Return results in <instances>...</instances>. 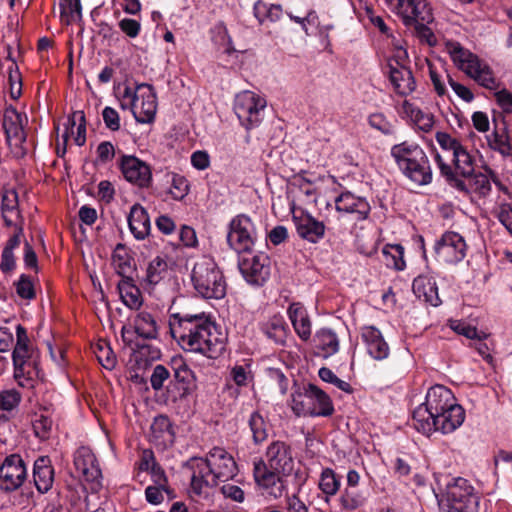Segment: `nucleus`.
Returning a JSON list of instances; mask_svg holds the SVG:
<instances>
[{
  "label": "nucleus",
  "mask_w": 512,
  "mask_h": 512,
  "mask_svg": "<svg viewBox=\"0 0 512 512\" xmlns=\"http://www.w3.org/2000/svg\"><path fill=\"white\" fill-rule=\"evenodd\" d=\"M287 313L297 336L303 342L310 341L312 323L305 307L301 303L295 302L290 304Z\"/></svg>",
  "instance_id": "nucleus-33"
},
{
  "label": "nucleus",
  "mask_w": 512,
  "mask_h": 512,
  "mask_svg": "<svg viewBox=\"0 0 512 512\" xmlns=\"http://www.w3.org/2000/svg\"><path fill=\"white\" fill-rule=\"evenodd\" d=\"M191 281L202 298L222 299L226 295L224 276L212 258L202 257L194 264Z\"/></svg>",
  "instance_id": "nucleus-5"
},
{
  "label": "nucleus",
  "mask_w": 512,
  "mask_h": 512,
  "mask_svg": "<svg viewBox=\"0 0 512 512\" xmlns=\"http://www.w3.org/2000/svg\"><path fill=\"white\" fill-rule=\"evenodd\" d=\"M27 477L24 461L19 455L7 457L0 467V489L14 491L22 486Z\"/></svg>",
  "instance_id": "nucleus-22"
},
{
  "label": "nucleus",
  "mask_w": 512,
  "mask_h": 512,
  "mask_svg": "<svg viewBox=\"0 0 512 512\" xmlns=\"http://www.w3.org/2000/svg\"><path fill=\"white\" fill-rule=\"evenodd\" d=\"M120 30L129 38H136L141 31V23L131 18H123L119 21Z\"/></svg>",
  "instance_id": "nucleus-59"
},
{
  "label": "nucleus",
  "mask_w": 512,
  "mask_h": 512,
  "mask_svg": "<svg viewBox=\"0 0 512 512\" xmlns=\"http://www.w3.org/2000/svg\"><path fill=\"white\" fill-rule=\"evenodd\" d=\"M1 213L7 226H17L22 222L19 198L14 189L4 190L2 192Z\"/></svg>",
  "instance_id": "nucleus-38"
},
{
  "label": "nucleus",
  "mask_w": 512,
  "mask_h": 512,
  "mask_svg": "<svg viewBox=\"0 0 512 512\" xmlns=\"http://www.w3.org/2000/svg\"><path fill=\"white\" fill-rule=\"evenodd\" d=\"M26 328L16 327V344L12 352L14 379L20 387L32 389V352Z\"/></svg>",
  "instance_id": "nucleus-11"
},
{
  "label": "nucleus",
  "mask_w": 512,
  "mask_h": 512,
  "mask_svg": "<svg viewBox=\"0 0 512 512\" xmlns=\"http://www.w3.org/2000/svg\"><path fill=\"white\" fill-rule=\"evenodd\" d=\"M386 2L421 44L429 47H435L438 44L437 37L430 27L435 18L427 0H386Z\"/></svg>",
  "instance_id": "nucleus-2"
},
{
  "label": "nucleus",
  "mask_w": 512,
  "mask_h": 512,
  "mask_svg": "<svg viewBox=\"0 0 512 512\" xmlns=\"http://www.w3.org/2000/svg\"><path fill=\"white\" fill-rule=\"evenodd\" d=\"M498 106L506 113L512 112V92L502 89L494 93Z\"/></svg>",
  "instance_id": "nucleus-64"
},
{
  "label": "nucleus",
  "mask_w": 512,
  "mask_h": 512,
  "mask_svg": "<svg viewBox=\"0 0 512 512\" xmlns=\"http://www.w3.org/2000/svg\"><path fill=\"white\" fill-rule=\"evenodd\" d=\"M53 405H39L38 410H34V437L44 441L50 438L53 430Z\"/></svg>",
  "instance_id": "nucleus-39"
},
{
  "label": "nucleus",
  "mask_w": 512,
  "mask_h": 512,
  "mask_svg": "<svg viewBox=\"0 0 512 512\" xmlns=\"http://www.w3.org/2000/svg\"><path fill=\"white\" fill-rule=\"evenodd\" d=\"M137 90H146L141 92L139 98H141L140 111L132 109L133 115L139 123H152L155 119L157 110V95L154 87L151 84L141 83L137 84Z\"/></svg>",
  "instance_id": "nucleus-29"
},
{
  "label": "nucleus",
  "mask_w": 512,
  "mask_h": 512,
  "mask_svg": "<svg viewBox=\"0 0 512 512\" xmlns=\"http://www.w3.org/2000/svg\"><path fill=\"white\" fill-rule=\"evenodd\" d=\"M17 295L26 300L32 299V279L29 275L22 274L15 282Z\"/></svg>",
  "instance_id": "nucleus-58"
},
{
  "label": "nucleus",
  "mask_w": 512,
  "mask_h": 512,
  "mask_svg": "<svg viewBox=\"0 0 512 512\" xmlns=\"http://www.w3.org/2000/svg\"><path fill=\"white\" fill-rule=\"evenodd\" d=\"M339 502L342 510L345 511L356 510L363 504V500L360 496L354 492H350L348 489L342 492Z\"/></svg>",
  "instance_id": "nucleus-55"
},
{
  "label": "nucleus",
  "mask_w": 512,
  "mask_h": 512,
  "mask_svg": "<svg viewBox=\"0 0 512 512\" xmlns=\"http://www.w3.org/2000/svg\"><path fill=\"white\" fill-rule=\"evenodd\" d=\"M490 149L498 152L503 157H509L512 154V145L507 134H500L497 130L486 136Z\"/></svg>",
  "instance_id": "nucleus-52"
},
{
  "label": "nucleus",
  "mask_w": 512,
  "mask_h": 512,
  "mask_svg": "<svg viewBox=\"0 0 512 512\" xmlns=\"http://www.w3.org/2000/svg\"><path fill=\"white\" fill-rule=\"evenodd\" d=\"M340 475H337L331 468H324L320 474L318 488L325 494V501L328 502L329 498L336 495L341 487Z\"/></svg>",
  "instance_id": "nucleus-45"
},
{
  "label": "nucleus",
  "mask_w": 512,
  "mask_h": 512,
  "mask_svg": "<svg viewBox=\"0 0 512 512\" xmlns=\"http://www.w3.org/2000/svg\"><path fill=\"white\" fill-rule=\"evenodd\" d=\"M434 252L438 261L457 264L466 257L467 244L459 233L446 231L435 242Z\"/></svg>",
  "instance_id": "nucleus-17"
},
{
  "label": "nucleus",
  "mask_w": 512,
  "mask_h": 512,
  "mask_svg": "<svg viewBox=\"0 0 512 512\" xmlns=\"http://www.w3.org/2000/svg\"><path fill=\"white\" fill-rule=\"evenodd\" d=\"M388 67L389 79L398 94L407 95L415 90L416 82L410 68L400 65L397 61L396 66L389 62Z\"/></svg>",
  "instance_id": "nucleus-35"
},
{
  "label": "nucleus",
  "mask_w": 512,
  "mask_h": 512,
  "mask_svg": "<svg viewBox=\"0 0 512 512\" xmlns=\"http://www.w3.org/2000/svg\"><path fill=\"white\" fill-rule=\"evenodd\" d=\"M435 138L443 150L452 151L453 154L462 146L456 138L451 137V135L446 132H437Z\"/></svg>",
  "instance_id": "nucleus-60"
},
{
  "label": "nucleus",
  "mask_w": 512,
  "mask_h": 512,
  "mask_svg": "<svg viewBox=\"0 0 512 512\" xmlns=\"http://www.w3.org/2000/svg\"><path fill=\"white\" fill-rule=\"evenodd\" d=\"M446 46L453 62L456 63L465 74L486 89H498L499 83L488 64L483 63L477 55L465 49L459 42L449 41Z\"/></svg>",
  "instance_id": "nucleus-6"
},
{
  "label": "nucleus",
  "mask_w": 512,
  "mask_h": 512,
  "mask_svg": "<svg viewBox=\"0 0 512 512\" xmlns=\"http://www.w3.org/2000/svg\"><path fill=\"white\" fill-rule=\"evenodd\" d=\"M184 467L191 471L190 489L194 495L198 497L207 495L206 488H214L218 485L216 479H213V470L205 457L193 456L184 463Z\"/></svg>",
  "instance_id": "nucleus-19"
},
{
  "label": "nucleus",
  "mask_w": 512,
  "mask_h": 512,
  "mask_svg": "<svg viewBox=\"0 0 512 512\" xmlns=\"http://www.w3.org/2000/svg\"><path fill=\"white\" fill-rule=\"evenodd\" d=\"M117 289L125 306L132 310H138L142 306L143 298L141 291L133 283L131 277L122 278L117 285Z\"/></svg>",
  "instance_id": "nucleus-40"
},
{
  "label": "nucleus",
  "mask_w": 512,
  "mask_h": 512,
  "mask_svg": "<svg viewBox=\"0 0 512 512\" xmlns=\"http://www.w3.org/2000/svg\"><path fill=\"white\" fill-rule=\"evenodd\" d=\"M248 425L252 433L253 442L255 444H261L268 438V423L264 417L258 412L254 411L251 413Z\"/></svg>",
  "instance_id": "nucleus-47"
},
{
  "label": "nucleus",
  "mask_w": 512,
  "mask_h": 512,
  "mask_svg": "<svg viewBox=\"0 0 512 512\" xmlns=\"http://www.w3.org/2000/svg\"><path fill=\"white\" fill-rule=\"evenodd\" d=\"M113 262L115 264L117 273L122 278L129 277L128 274L133 270V259L126 251L125 246L121 243L116 245L113 253Z\"/></svg>",
  "instance_id": "nucleus-50"
},
{
  "label": "nucleus",
  "mask_w": 512,
  "mask_h": 512,
  "mask_svg": "<svg viewBox=\"0 0 512 512\" xmlns=\"http://www.w3.org/2000/svg\"><path fill=\"white\" fill-rule=\"evenodd\" d=\"M497 219L512 236V203H504L499 207Z\"/></svg>",
  "instance_id": "nucleus-63"
},
{
  "label": "nucleus",
  "mask_w": 512,
  "mask_h": 512,
  "mask_svg": "<svg viewBox=\"0 0 512 512\" xmlns=\"http://www.w3.org/2000/svg\"><path fill=\"white\" fill-rule=\"evenodd\" d=\"M172 379L166 386L168 397L176 402L190 396L197 388L196 376L182 356L173 357L169 363Z\"/></svg>",
  "instance_id": "nucleus-12"
},
{
  "label": "nucleus",
  "mask_w": 512,
  "mask_h": 512,
  "mask_svg": "<svg viewBox=\"0 0 512 512\" xmlns=\"http://www.w3.org/2000/svg\"><path fill=\"white\" fill-rule=\"evenodd\" d=\"M256 241V229L251 218L245 214L236 215L229 223L227 242L238 253L249 252Z\"/></svg>",
  "instance_id": "nucleus-15"
},
{
  "label": "nucleus",
  "mask_w": 512,
  "mask_h": 512,
  "mask_svg": "<svg viewBox=\"0 0 512 512\" xmlns=\"http://www.w3.org/2000/svg\"><path fill=\"white\" fill-rule=\"evenodd\" d=\"M119 168L124 178L140 187L147 188L152 182L151 168L144 161L132 155H122Z\"/></svg>",
  "instance_id": "nucleus-24"
},
{
  "label": "nucleus",
  "mask_w": 512,
  "mask_h": 512,
  "mask_svg": "<svg viewBox=\"0 0 512 512\" xmlns=\"http://www.w3.org/2000/svg\"><path fill=\"white\" fill-rule=\"evenodd\" d=\"M449 327L459 335L466 337L467 339H477L478 331L477 328L467 324L462 320H450Z\"/></svg>",
  "instance_id": "nucleus-56"
},
{
  "label": "nucleus",
  "mask_w": 512,
  "mask_h": 512,
  "mask_svg": "<svg viewBox=\"0 0 512 512\" xmlns=\"http://www.w3.org/2000/svg\"><path fill=\"white\" fill-rule=\"evenodd\" d=\"M28 123L29 119L25 113H21L14 108L6 109L3 128L11 153L17 159L24 158L29 150L26 131Z\"/></svg>",
  "instance_id": "nucleus-9"
},
{
  "label": "nucleus",
  "mask_w": 512,
  "mask_h": 512,
  "mask_svg": "<svg viewBox=\"0 0 512 512\" xmlns=\"http://www.w3.org/2000/svg\"><path fill=\"white\" fill-rule=\"evenodd\" d=\"M479 500L467 479L455 477L447 482L443 501L448 512H478Z\"/></svg>",
  "instance_id": "nucleus-8"
},
{
  "label": "nucleus",
  "mask_w": 512,
  "mask_h": 512,
  "mask_svg": "<svg viewBox=\"0 0 512 512\" xmlns=\"http://www.w3.org/2000/svg\"><path fill=\"white\" fill-rule=\"evenodd\" d=\"M238 267L245 281L255 287L263 286L271 275V259L262 252L252 257L240 258Z\"/></svg>",
  "instance_id": "nucleus-16"
},
{
  "label": "nucleus",
  "mask_w": 512,
  "mask_h": 512,
  "mask_svg": "<svg viewBox=\"0 0 512 512\" xmlns=\"http://www.w3.org/2000/svg\"><path fill=\"white\" fill-rule=\"evenodd\" d=\"M205 458L211 470H213V479H216L218 484L232 479L237 474V464L224 448L213 447Z\"/></svg>",
  "instance_id": "nucleus-21"
},
{
  "label": "nucleus",
  "mask_w": 512,
  "mask_h": 512,
  "mask_svg": "<svg viewBox=\"0 0 512 512\" xmlns=\"http://www.w3.org/2000/svg\"><path fill=\"white\" fill-rule=\"evenodd\" d=\"M253 476L262 495L278 499L287 491V476L268 469L263 460L254 463Z\"/></svg>",
  "instance_id": "nucleus-18"
},
{
  "label": "nucleus",
  "mask_w": 512,
  "mask_h": 512,
  "mask_svg": "<svg viewBox=\"0 0 512 512\" xmlns=\"http://www.w3.org/2000/svg\"><path fill=\"white\" fill-rule=\"evenodd\" d=\"M337 212L354 214L357 221L367 220L371 213V205L365 197L357 196L344 189L334 200Z\"/></svg>",
  "instance_id": "nucleus-25"
},
{
  "label": "nucleus",
  "mask_w": 512,
  "mask_h": 512,
  "mask_svg": "<svg viewBox=\"0 0 512 512\" xmlns=\"http://www.w3.org/2000/svg\"><path fill=\"white\" fill-rule=\"evenodd\" d=\"M103 121L105 126L111 131H118L120 129V116L119 113L112 107H105L102 111Z\"/></svg>",
  "instance_id": "nucleus-61"
},
{
  "label": "nucleus",
  "mask_w": 512,
  "mask_h": 512,
  "mask_svg": "<svg viewBox=\"0 0 512 512\" xmlns=\"http://www.w3.org/2000/svg\"><path fill=\"white\" fill-rule=\"evenodd\" d=\"M253 14L259 24H264L266 22L274 23L281 19L283 10L281 5L258 0L254 3Z\"/></svg>",
  "instance_id": "nucleus-42"
},
{
  "label": "nucleus",
  "mask_w": 512,
  "mask_h": 512,
  "mask_svg": "<svg viewBox=\"0 0 512 512\" xmlns=\"http://www.w3.org/2000/svg\"><path fill=\"white\" fill-rule=\"evenodd\" d=\"M391 156L398 168L412 182L427 185L432 181V170L424 150L416 143L407 141L391 147Z\"/></svg>",
  "instance_id": "nucleus-3"
},
{
  "label": "nucleus",
  "mask_w": 512,
  "mask_h": 512,
  "mask_svg": "<svg viewBox=\"0 0 512 512\" xmlns=\"http://www.w3.org/2000/svg\"><path fill=\"white\" fill-rule=\"evenodd\" d=\"M315 354L319 357L329 358L339 351V339L330 328H321L316 331L311 339Z\"/></svg>",
  "instance_id": "nucleus-34"
},
{
  "label": "nucleus",
  "mask_w": 512,
  "mask_h": 512,
  "mask_svg": "<svg viewBox=\"0 0 512 512\" xmlns=\"http://www.w3.org/2000/svg\"><path fill=\"white\" fill-rule=\"evenodd\" d=\"M26 328L16 327V344L12 352L14 379L20 387L32 389V352Z\"/></svg>",
  "instance_id": "nucleus-10"
},
{
  "label": "nucleus",
  "mask_w": 512,
  "mask_h": 512,
  "mask_svg": "<svg viewBox=\"0 0 512 512\" xmlns=\"http://www.w3.org/2000/svg\"><path fill=\"white\" fill-rule=\"evenodd\" d=\"M259 329L273 344L277 346L286 345L289 328L282 315L274 314L267 320L260 322Z\"/></svg>",
  "instance_id": "nucleus-32"
},
{
  "label": "nucleus",
  "mask_w": 512,
  "mask_h": 512,
  "mask_svg": "<svg viewBox=\"0 0 512 512\" xmlns=\"http://www.w3.org/2000/svg\"><path fill=\"white\" fill-rule=\"evenodd\" d=\"M295 480L297 484V492L293 495L286 496L287 512H309L306 504L300 499L299 492L307 480V476H303L300 470L295 472Z\"/></svg>",
  "instance_id": "nucleus-49"
},
{
  "label": "nucleus",
  "mask_w": 512,
  "mask_h": 512,
  "mask_svg": "<svg viewBox=\"0 0 512 512\" xmlns=\"http://www.w3.org/2000/svg\"><path fill=\"white\" fill-rule=\"evenodd\" d=\"M151 474L152 481L155 485L161 487L165 492H169L168 487V479L164 469L160 466L159 463H152L151 470L149 471Z\"/></svg>",
  "instance_id": "nucleus-62"
},
{
  "label": "nucleus",
  "mask_w": 512,
  "mask_h": 512,
  "mask_svg": "<svg viewBox=\"0 0 512 512\" xmlns=\"http://www.w3.org/2000/svg\"><path fill=\"white\" fill-rule=\"evenodd\" d=\"M404 113L413 121L418 129L429 132L434 125V116L422 111L416 105L405 100L402 105Z\"/></svg>",
  "instance_id": "nucleus-43"
},
{
  "label": "nucleus",
  "mask_w": 512,
  "mask_h": 512,
  "mask_svg": "<svg viewBox=\"0 0 512 512\" xmlns=\"http://www.w3.org/2000/svg\"><path fill=\"white\" fill-rule=\"evenodd\" d=\"M435 162L440 170V174L445 178L447 184L456 190H465L464 180L454 172L453 167L447 164L439 153L435 155Z\"/></svg>",
  "instance_id": "nucleus-48"
},
{
  "label": "nucleus",
  "mask_w": 512,
  "mask_h": 512,
  "mask_svg": "<svg viewBox=\"0 0 512 512\" xmlns=\"http://www.w3.org/2000/svg\"><path fill=\"white\" fill-rule=\"evenodd\" d=\"M266 104L263 97L246 90L236 95L234 111L241 125L250 130L261 123Z\"/></svg>",
  "instance_id": "nucleus-13"
},
{
  "label": "nucleus",
  "mask_w": 512,
  "mask_h": 512,
  "mask_svg": "<svg viewBox=\"0 0 512 512\" xmlns=\"http://www.w3.org/2000/svg\"><path fill=\"white\" fill-rule=\"evenodd\" d=\"M128 226L137 240H144L150 234L151 222L148 212L140 205L131 207L127 218Z\"/></svg>",
  "instance_id": "nucleus-36"
},
{
  "label": "nucleus",
  "mask_w": 512,
  "mask_h": 512,
  "mask_svg": "<svg viewBox=\"0 0 512 512\" xmlns=\"http://www.w3.org/2000/svg\"><path fill=\"white\" fill-rule=\"evenodd\" d=\"M21 396L16 390L0 392V410L11 411L20 403Z\"/></svg>",
  "instance_id": "nucleus-57"
},
{
  "label": "nucleus",
  "mask_w": 512,
  "mask_h": 512,
  "mask_svg": "<svg viewBox=\"0 0 512 512\" xmlns=\"http://www.w3.org/2000/svg\"><path fill=\"white\" fill-rule=\"evenodd\" d=\"M73 465L78 477L89 485L91 493H98L102 489V472L95 454L88 446H80L75 450Z\"/></svg>",
  "instance_id": "nucleus-14"
},
{
  "label": "nucleus",
  "mask_w": 512,
  "mask_h": 512,
  "mask_svg": "<svg viewBox=\"0 0 512 512\" xmlns=\"http://www.w3.org/2000/svg\"><path fill=\"white\" fill-rule=\"evenodd\" d=\"M168 269L166 260L160 256L150 261L146 271V281L150 285L158 284L165 276Z\"/></svg>",
  "instance_id": "nucleus-53"
},
{
  "label": "nucleus",
  "mask_w": 512,
  "mask_h": 512,
  "mask_svg": "<svg viewBox=\"0 0 512 512\" xmlns=\"http://www.w3.org/2000/svg\"><path fill=\"white\" fill-rule=\"evenodd\" d=\"M291 408L296 416L330 417L335 412L331 397L313 383L294 389L291 394Z\"/></svg>",
  "instance_id": "nucleus-4"
},
{
  "label": "nucleus",
  "mask_w": 512,
  "mask_h": 512,
  "mask_svg": "<svg viewBox=\"0 0 512 512\" xmlns=\"http://www.w3.org/2000/svg\"><path fill=\"white\" fill-rule=\"evenodd\" d=\"M61 21L70 25L82 19V5L80 0H61L60 3Z\"/></svg>",
  "instance_id": "nucleus-51"
},
{
  "label": "nucleus",
  "mask_w": 512,
  "mask_h": 512,
  "mask_svg": "<svg viewBox=\"0 0 512 512\" xmlns=\"http://www.w3.org/2000/svg\"><path fill=\"white\" fill-rule=\"evenodd\" d=\"M172 338L186 352L198 353L207 359H217L225 350L222 333L204 312L175 313L169 319Z\"/></svg>",
  "instance_id": "nucleus-1"
},
{
  "label": "nucleus",
  "mask_w": 512,
  "mask_h": 512,
  "mask_svg": "<svg viewBox=\"0 0 512 512\" xmlns=\"http://www.w3.org/2000/svg\"><path fill=\"white\" fill-rule=\"evenodd\" d=\"M453 164L454 172H457L461 179L473 175L474 158L463 145L453 154Z\"/></svg>",
  "instance_id": "nucleus-46"
},
{
  "label": "nucleus",
  "mask_w": 512,
  "mask_h": 512,
  "mask_svg": "<svg viewBox=\"0 0 512 512\" xmlns=\"http://www.w3.org/2000/svg\"><path fill=\"white\" fill-rule=\"evenodd\" d=\"M294 223L299 237L310 243L317 244L325 236V224L309 213L294 217Z\"/></svg>",
  "instance_id": "nucleus-28"
},
{
  "label": "nucleus",
  "mask_w": 512,
  "mask_h": 512,
  "mask_svg": "<svg viewBox=\"0 0 512 512\" xmlns=\"http://www.w3.org/2000/svg\"><path fill=\"white\" fill-rule=\"evenodd\" d=\"M485 171L486 173H476L474 171L472 176H469L468 178H463L466 189L458 191L465 195L475 193L481 198L487 197L492 189L489 176L492 178L496 185H498L499 187L502 186L501 182L498 181L497 179L496 173L490 167L486 166Z\"/></svg>",
  "instance_id": "nucleus-27"
},
{
  "label": "nucleus",
  "mask_w": 512,
  "mask_h": 512,
  "mask_svg": "<svg viewBox=\"0 0 512 512\" xmlns=\"http://www.w3.org/2000/svg\"><path fill=\"white\" fill-rule=\"evenodd\" d=\"M54 476V468L48 456H41L34 461V486L40 493L52 488Z\"/></svg>",
  "instance_id": "nucleus-37"
},
{
  "label": "nucleus",
  "mask_w": 512,
  "mask_h": 512,
  "mask_svg": "<svg viewBox=\"0 0 512 512\" xmlns=\"http://www.w3.org/2000/svg\"><path fill=\"white\" fill-rule=\"evenodd\" d=\"M465 410L457 404L454 407L447 408L443 412H439L438 415H433L432 419H429V431H419L423 435L430 436L434 432H441L448 434L459 428L465 420Z\"/></svg>",
  "instance_id": "nucleus-20"
},
{
  "label": "nucleus",
  "mask_w": 512,
  "mask_h": 512,
  "mask_svg": "<svg viewBox=\"0 0 512 512\" xmlns=\"http://www.w3.org/2000/svg\"><path fill=\"white\" fill-rule=\"evenodd\" d=\"M405 248L401 244H386L382 249L383 261L387 268L403 271L406 268Z\"/></svg>",
  "instance_id": "nucleus-44"
},
{
  "label": "nucleus",
  "mask_w": 512,
  "mask_h": 512,
  "mask_svg": "<svg viewBox=\"0 0 512 512\" xmlns=\"http://www.w3.org/2000/svg\"><path fill=\"white\" fill-rule=\"evenodd\" d=\"M175 429L167 415L160 414L153 419L150 427V441L162 448L170 447L175 442Z\"/></svg>",
  "instance_id": "nucleus-30"
},
{
  "label": "nucleus",
  "mask_w": 512,
  "mask_h": 512,
  "mask_svg": "<svg viewBox=\"0 0 512 512\" xmlns=\"http://www.w3.org/2000/svg\"><path fill=\"white\" fill-rule=\"evenodd\" d=\"M458 403L453 392L444 385L436 384L426 393L425 402L416 407L412 413L413 426L417 431H429V419Z\"/></svg>",
  "instance_id": "nucleus-7"
},
{
  "label": "nucleus",
  "mask_w": 512,
  "mask_h": 512,
  "mask_svg": "<svg viewBox=\"0 0 512 512\" xmlns=\"http://www.w3.org/2000/svg\"><path fill=\"white\" fill-rule=\"evenodd\" d=\"M170 379H172L171 368L158 364L153 368L150 376V384L153 390L159 391L164 387L165 382H170Z\"/></svg>",
  "instance_id": "nucleus-54"
},
{
  "label": "nucleus",
  "mask_w": 512,
  "mask_h": 512,
  "mask_svg": "<svg viewBox=\"0 0 512 512\" xmlns=\"http://www.w3.org/2000/svg\"><path fill=\"white\" fill-rule=\"evenodd\" d=\"M361 340L367 354L374 360L381 361L388 358L390 347L382 332L374 325H364L360 328Z\"/></svg>",
  "instance_id": "nucleus-26"
},
{
  "label": "nucleus",
  "mask_w": 512,
  "mask_h": 512,
  "mask_svg": "<svg viewBox=\"0 0 512 512\" xmlns=\"http://www.w3.org/2000/svg\"><path fill=\"white\" fill-rule=\"evenodd\" d=\"M135 333L143 339H156L158 337V325L155 317L147 312L140 311L134 319Z\"/></svg>",
  "instance_id": "nucleus-41"
},
{
  "label": "nucleus",
  "mask_w": 512,
  "mask_h": 512,
  "mask_svg": "<svg viewBox=\"0 0 512 512\" xmlns=\"http://www.w3.org/2000/svg\"><path fill=\"white\" fill-rule=\"evenodd\" d=\"M266 466L283 476H289L294 469L291 447L283 441L272 442L266 450Z\"/></svg>",
  "instance_id": "nucleus-23"
},
{
  "label": "nucleus",
  "mask_w": 512,
  "mask_h": 512,
  "mask_svg": "<svg viewBox=\"0 0 512 512\" xmlns=\"http://www.w3.org/2000/svg\"><path fill=\"white\" fill-rule=\"evenodd\" d=\"M412 290L415 296L423 299L434 307L441 305L436 279L430 273L420 274L412 282Z\"/></svg>",
  "instance_id": "nucleus-31"
}]
</instances>
